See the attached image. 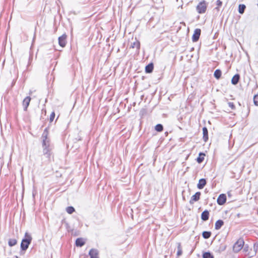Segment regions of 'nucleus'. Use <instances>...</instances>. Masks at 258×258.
Returning <instances> with one entry per match:
<instances>
[{"label": "nucleus", "mask_w": 258, "mask_h": 258, "mask_svg": "<svg viewBox=\"0 0 258 258\" xmlns=\"http://www.w3.org/2000/svg\"><path fill=\"white\" fill-rule=\"evenodd\" d=\"M48 133L46 129H45L42 136V145L43 148V153L44 154H48V153L49 152V140L47 138Z\"/></svg>", "instance_id": "1"}, {"label": "nucleus", "mask_w": 258, "mask_h": 258, "mask_svg": "<svg viewBox=\"0 0 258 258\" xmlns=\"http://www.w3.org/2000/svg\"><path fill=\"white\" fill-rule=\"evenodd\" d=\"M32 240V237L30 234L26 232L24 238L22 239L21 243V248L22 250H26L29 247Z\"/></svg>", "instance_id": "2"}, {"label": "nucleus", "mask_w": 258, "mask_h": 258, "mask_svg": "<svg viewBox=\"0 0 258 258\" xmlns=\"http://www.w3.org/2000/svg\"><path fill=\"white\" fill-rule=\"evenodd\" d=\"M244 241L242 238H239L235 243L233 246V250L235 252H239L243 247Z\"/></svg>", "instance_id": "3"}, {"label": "nucleus", "mask_w": 258, "mask_h": 258, "mask_svg": "<svg viewBox=\"0 0 258 258\" xmlns=\"http://www.w3.org/2000/svg\"><path fill=\"white\" fill-rule=\"evenodd\" d=\"M207 4L205 1L200 2L197 6L196 9L199 14L204 13L207 10Z\"/></svg>", "instance_id": "4"}, {"label": "nucleus", "mask_w": 258, "mask_h": 258, "mask_svg": "<svg viewBox=\"0 0 258 258\" xmlns=\"http://www.w3.org/2000/svg\"><path fill=\"white\" fill-rule=\"evenodd\" d=\"M201 30L200 29H196L194 31V34L192 35V39L193 42H197L200 36Z\"/></svg>", "instance_id": "5"}, {"label": "nucleus", "mask_w": 258, "mask_h": 258, "mask_svg": "<svg viewBox=\"0 0 258 258\" xmlns=\"http://www.w3.org/2000/svg\"><path fill=\"white\" fill-rule=\"evenodd\" d=\"M201 192L200 191L197 192L194 195H193L189 201V203L192 204L195 202L198 201L200 199Z\"/></svg>", "instance_id": "6"}, {"label": "nucleus", "mask_w": 258, "mask_h": 258, "mask_svg": "<svg viewBox=\"0 0 258 258\" xmlns=\"http://www.w3.org/2000/svg\"><path fill=\"white\" fill-rule=\"evenodd\" d=\"M66 38L67 35L66 34H63L61 36L58 38V43L60 46L63 47L66 46Z\"/></svg>", "instance_id": "7"}, {"label": "nucleus", "mask_w": 258, "mask_h": 258, "mask_svg": "<svg viewBox=\"0 0 258 258\" xmlns=\"http://www.w3.org/2000/svg\"><path fill=\"white\" fill-rule=\"evenodd\" d=\"M217 203L219 205H222L225 203L226 201V197L224 194H221L217 199Z\"/></svg>", "instance_id": "8"}, {"label": "nucleus", "mask_w": 258, "mask_h": 258, "mask_svg": "<svg viewBox=\"0 0 258 258\" xmlns=\"http://www.w3.org/2000/svg\"><path fill=\"white\" fill-rule=\"evenodd\" d=\"M31 101V98L29 96L26 97L23 101V106L24 110L26 111L28 106L29 105L30 102Z\"/></svg>", "instance_id": "9"}, {"label": "nucleus", "mask_w": 258, "mask_h": 258, "mask_svg": "<svg viewBox=\"0 0 258 258\" xmlns=\"http://www.w3.org/2000/svg\"><path fill=\"white\" fill-rule=\"evenodd\" d=\"M90 258H99L98 251L96 249H91L89 253Z\"/></svg>", "instance_id": "10"}, {"label": "nucleus", "mask_w": 258, "mask_h": 258, "mask_svg": "<svg viewBox=\"0 0 258 258\" xmlns=\"http://www.w3.org/2000/svg\"><path fill=\"white\" fill-rule=\"evenodd\" d=\"M209 212L208 210H206L203 211L201 214V219L202 220L206 221L209 219Z\"/></svg>", "instance_id": "11"}, {"label": "nucleus", "mask_w": 258, "mask_h": 258, "mask_svg": "<svg viewBox=\"0 0 258 258\" xmlns=\"http://www.w3.org/2000/svg\"><path fill=\"white\" fill-rule=\"evenodd\" d=\"M206 180L204 178L200 179L198 183L197 187L199 189H202L206 184Z\"/></svg>", "instance_id": "12"}, {"label": "nucleus", "mask_w": 258, "mask_h": 258, "mask_svg": "<svg viewBox=\"0 0 258 258\" xmlns=\"http://www.w3.org/2000/svg\"><path fill=\"white\" fill-rule=\"evenodd\" d=\"M240 79V75L239 74H235L232 78L231 83L235 85L238 84Z\"/></svg>", "instance_id": "13"}, {"label": "nucleus", "mask_w": 258, "mask_h": 258, "mask_svg": "<svg viewBox=\"0 0 258 258\" xmlns=\"http://www.w3.org/2000/svg\"><path fill=\"white\" fill-rule=\"evenodd\" d=\"M203 139L206 142L208 140V129L206 127L203 128Z\"/></svg>", "instance_id": "14"}, {"label": "nucleus", "mask_w": 258, "mask_h": 258, "mask_svg": "<svg viewBox=\"0 0 258 258\" xmlns=\"http://www.w3.org/2000/svg\"><path fill=\"white\" fill-rule=\"evenodd\" d=\"M223 225L224 222L222 220H218L215 223V228L216 230H219Z\"/></svg>", "instance_id": "15"}, {"label": "nucleus", "mask_w": 258, "mask_h": 258, "mask_svg": "<svg viewBox=\"0 0 258 258\" xmlns=\"http://www.w3.org/2000/svg\"><path fill=\"white\" fill-rule=\"evenodd\" d=\"M85 241L82 238H78L76 240V245L77 246L81 247L85 244Z\"/></svg>", "instance_id": "16"}, {"label": "nucleus", "mask_w": 258, "mask_h": 258, "mask_svg": "<svg viewBox=\"0 0 258 258\" xmlns=\"http://www.w3.org/2000/svg\"><path fill=\"white\" fill-rule=\"evenodd\" d=\"M154 66L152 63H149L145 68V71L147 73H150L152 72L153 70Z\"/></svg>", "instance_id": "17"}, {"label": "nucleus", "mask_w": 258, "mask_h": 258, "mask_svg": "<svg viewBox=\"0 0 258 258\" xmlns=\"http://www.w3.org/2000/svg\"><path fill=\"white\" fill-rule=\"evenodd\" d=\"M205 156V154L204 153H200L199 155V157L197 159V161L199 163H201L204 159Z\"/></svg>", "instance_id": "18"}, {"label": "nucleus", "mask_w": 258, "mask_h": 258, "mask_svg": "<svg viewBox=\"0 0 258 258\" xmlns=\"http://www.w3.org/2000/svg\"><path fill=\"white\" fill-rule=\"evenodd\" d=\"M131 47L132 48H136L137 50L140 49V43L139 41L136 40L135 42L131 44Z\"/></svg>", "instance_id": "19"}, {"label": "nucleus", "mask_w": 258, "mask_h": 258, "mask_svg": "<svg viewBox=\"0 0 258 258\" xmlns=\"http://www.w3.org/2000/svg\"><path fill=\"white\" fill-rule=\"evenodd\" d=\"M203 258H214L210 252H204L203 253Z\"/></svg>", "instance_id": "20"}, {"label": "nucleus", "mask_w": 258, "mask_h": 258, "mask_svg": "<svg viewBox=\"0 0 258 258\" xmlns=\"http://www.w3.org/2000/svg\"><path fill=\"white\" fill-rule=\"evenodd\" d=\"M245 8H246V6L244 5H243V4L239 5V7H238V12L241 14H243Z\"/></svg>", "instance_id": "21"}, {"label": "nucleus", "mask_w": 258, "mask_h": 258, "mask_svg": "<svg viewBox=\"0 0 258 258\" xmlns=\"http://www.w3.org/2000/svg\"><path fill=\"white\" fill-rule=\"evenodd\" d=\"M214 76L217 79H219L221 76V70L219 69L216 70L214 72Z\"/></svg>", "instance_id": "22"}, {"label": "nucleus", "mask_w": 258, "mask_h": 258, "mask_svg": "<svg viewBox=\"0 0 258 258\" xmlns=\"http://www.w3.org/2000/svg\"><path fill=\"white\" fill-rule=\"evenodd\" d=\"M202 235L205 239H208L211 235V232L210 231H204Z\"/></svg>", "instance_id": "23"}, {"label": "nucleus", "mask_w": 258, "mask_h": 258, "mask_svg": "<svg viewBox=\"0 0 258 258\" xmlns=\"http://www.w3.org/2000/svg\"><path fill=\"white\" fill-rule=\"evenodd\" d=\"M17 241L15 239H10L8 242L9 245L10 246H14L17 244Z\"/></svg>", "instance_id": "24"}, {"label": "nucleus", "mask_w": 258, "mask_h": 258, "mask_svg": "<svg viewBox=\"0 0 258 258\" xmlns=\"http://www.w3.org/2000/svg\"><path fill=\"white\" fill-rule=\"evenodd\" d=\"M177 244H178V245H177V255L178 256H180L182 254V248H181V247L180 243H178Z\"/></svg>", "instance_id": "25"}, {"label": "nucleus", "mask_w": 258, "mask_h": 258, "mask_svg": "<svg viewBox=\"0 0 258 258\" xmlns=\"http://www.w3.org/2000/svg\"><path fill=\"white\" fill-rule=\"evenodd\" d=\"M155 130L157 132H161L163 130V126L161 124H158L155 126Z\"/></svg>", "instance_id": "26"}, {"label": "nucleus", "mask_w": 258, "mask_h": 258, "mask_svg": "<svg viewBox=\"0 0 258 258\" xmlns=\"http://www.w3.org/2000/svg\"><path fill=\"white\" fill-rule=\"evenodd\" d=\"M66 211L69 214H71L75 211V209L73 207L70 206L67 208Z\"/></svg>", "instance_id": "27"}, {"label": "nucleus", "mask_w": 258, "mask_h": 258, "mask_svg": "<svg viewBox=\"0 0 258 258\" xmlns=\"http://www.w3.org/2000/svg\"><path fill=\"white\" fill-rule=\"evenodd\" d=\"M253 103L256 106H258V95H256L254 96Z\"/></svg>", "instance_id": "28"}, {"label": "nucleus", "mask_w": 258, "mask_h": 258, "mask_svg": "<svg viewBox=\"0 0 258 258\" xmlns=\"http://www.w3.org/2000/svg\"><path fill=\"white\" fill-rule=\"evenodd\" d=\"M229 107H230L232 109H235V105L233 102H229L228 103Z\"/></svg>", "instance_id": "29"}, {"label": "nucleus", "mask_w": 258, "mask_h": 258, "mask_svg": "<svg viewBox=\"0 0 258 258\" xmlns=\"http://www.w3.org/2000/svg\"><path fill=\"white\" fill-rule=\"evenodd\" d=\"M55 117V113L54 112H52L50 116V121L51 122L53 120Z\"/></svg>", "instance_id": "30"}, {"label": "nucleus", "mask_w": 258, "mask_h": 258, "mask_svg": "<svg viewBox=\"0 0 258 258\" xmlns=\"http://www.w3.org/2000/svg\"><path fill=\"white\" fill-rule=\"evenodd\" d=\"M216 4L218 7H219L222 5V2L220 0H217L216 2Z\"/></svg>", "instance_id": "31"}, {"label": "nucleus", "mask_w": 258, "mask_h": 258, "mask_svg": "<svg viewBox=\"0 0 258 258\" xmlns=\"http://www.w3.org/2000/svg\"><path fill=\"white\" fill-rule=\"evenodd\" d=\"M216 10H217V11H219V8H218V7H216Z\"/></svg>", "instance_id": "32"}]
</instances>
